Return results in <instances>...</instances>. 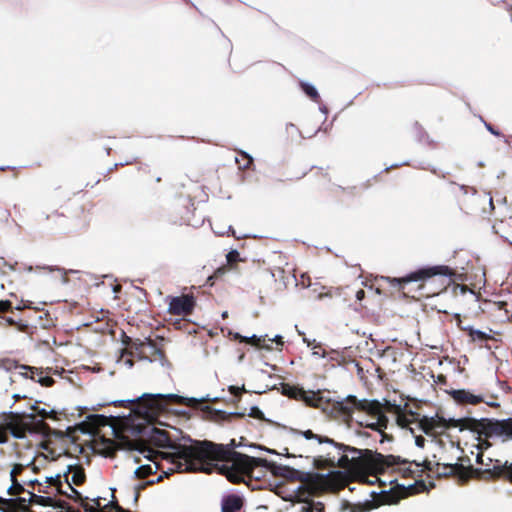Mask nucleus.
<instances>
[{
	"instance_id": "nucleus-1",
	"label": "nucleus",
	"mask_w": 512,
	"mask_h": 512,
	"mask_svg": "<svg viewBox=\"0 0 512 512\" xmlns=\"http://www.w3.org/2000/svg\"><path fill=\"white\" fill-rule=\"evenodd\" d=\"M239 444L232 439L228 444H214L210 441H195L190 445H182L178 450L181 460L184 461V470L187 472L210 473L219 462H223L222 468L227 470V477L232 482L242 479V474H250L251 467H244L237 461L234 454H241L235 451Z\"/></svg>"
},
{
	"instance_id": "nucleus-2",
	"label": "nucleus",
	"mask_w": 512,
	"mask_h": 512,
	"mask_svg": "<svg viewBox=\"0 0 512 512\" xmlns=\"http://www.w3.org/2000/svg\"><path fill=\"white\" fill-rule=\"evenodd\" d=\"M420 429L426 434L442 433L450 427H459L460 430L464 428L476 431L479 435L485 437L499 436L502 441L512 440V418L503 420H495L489 418H461L446 419L443 416L436 414L435 416H423L419 420Z\"/></svg>"
},
{
	"instance_id": "nucleus-3",
	"label": "nucleus",
	"mask_w": 512,
	"mask_h": 512,
	"mask_svg": "<svg viewBox=\"0 0 512 512\" xmlns=\"http://www.w3.org/2000/svg\"><path fill=\"white\" fill-rule=\"evenodd\" d=\"M306 440H315L319 445H326L333 452L328 453L326 465L329 468H339L346 473H357L364 471L369 466L368 455L370 450H362L343 443L334 441L332 438L315 434L311 430L301 431Z\"/></svg>"
},
{
	"instance_id": "nucleus-4",
	"label": "nucleus",
	"mask_w": 512,
	"mask_h": 512,
	"mask_svg": "<svg viewBox=\"0 0 512 512\" xmlns=\"http://www.w3.org/2000/svg\"><path fill=\"white\" fill-rule=\"evenodd\" d=\"M219 399V397H211L209 394L197 398L185 397L174 393H143L134 399L113 400L107 404L114 406H133L132 411L135 414L142 415L143 418L149 419L166 409L167 400H174L176 403L182 405L198 407L203 402H217Z\"/></svg>"
},
{
	"instance_id": "nucleus-5",
	"label": "nucleus",
	"mask_w": 512,
	"mask_h": 512,
	"mask_svg": "<svg viewBox=\"0 0 512 512\" xmlns=\"http://www.w3.org/2000/svg\"><path fill=\"white\" fill-rule=\"evenodd\" d=\"M333 408L342 416L344 421L352 419L354 410L364 411L374 416L382 414V405L378 400L365 398L358 399L352 394L336 400Z\"/></svg>"
},
{
	"instance_id": "nucleus-6",
	"label": "nucleus",
	"mask_w": 512,
	"mask_h": 512,
	"mask_svg": "<svg viewBox=\"0 0 512 512\" xmlns=\"http://www.w3.org/2000/svg\"><path fill=\"white\" fill-rule=\"evenodd\" d=\"M3 425L10 431L15 439H24L27 432L32 431V426L38 422L33 412L27 410L4 411Z\"/></svg>"
},
{
	"instance_id": "nucleus-7",
	"label": "nucleus",
	"mask_w": 512,
	"mask_h": 512,
	"mask_svg": "<svg viewBox=\"0 0 512 512\" xmlns=\"http://www.w3.org/2000/svg\"><path fill=\"white\" fill-rule=\"evenodd\" d=\"M436 275L451 277L453 272L448 266L436 265L420 268L416 271L410 272L403 278L383 277V279L391 283L393 286H401L403 283L424 281Z\"/></svg>"
},
{
	"instance_id": "nucleus-8",
	"label": "nucleus",
	"mask_w": 512,
	"mask_h": 512,
	"mask_svg": "<svg viewBox=\"0 0 512 512\" xmlns=\"http://www.w3.org/2000/svg\"><path fill=\"white\" fill-rule=\"evenodd\" d=\"M237 461H239L244 467H251V472L254 468L261 466L272 472L275 476L284 477L286 471L288 470V466L276 464L274 462L268 461L267 459H262L258 457L248 456L246 454H234Z\"/></svg>"
},
{
	"instance_id": "nucleus-9",
	"label": "nucleus",
	"mask_w": 512,
	"mask_h": 512,
	"mask_svg": "<svg viewBox=\"0 0 512 512\" xmlns=\"http://www.w3.org/2000/svg\"><path fill=\"white\" fill-rule=\"evenodd\" d=\"M131 348H133L139 356L141 360H147L148 362H153L156 359H152L151 356L157 355L161 362V365H164L165 357L157 346V344L151 340L150 338L145 339H136L131 341Z\"/></svg>"
},
{
	"instance_id": "nucleus-10",
	"label": "nucleus",
	"mask_w": 512,
	"mask_h": 512,
	"mask_svg": "<svg viewBox=\"0 0 512 512\" xmlns=\"http://www.w3.org/2000/svg\"><path fill=\"white\" fill-rule=\"evenodd\" d=\"M195 307V300L192 295L175 296L170 299L168 312L174 315H188Z\"/></svg>"
},
{
	"instance_id": "nucleus-11",
	"label": "nucleus",
	"mask_w": 512,
	"mask_h": 512,
	"mask_svg": "<svg viewBox=\"0 0 512 512\" xmlns=\"http://www.w3.org/2000/svg\"><path fill=\"white\" fill-rule=\"evenodd\" d=\"M282 393L290 398L301 400L309 406H317V394L313 391H305L301 387L285 384L282 387Z\"/></svg>"
},
{
	"instance_id": "nucleus-12",
	"label": "nucleus",
	"mask_w": 512,
	"mask_h": 512,
	"mask_svg": "<svg viewBox=\"0 0 512 512\" xmlns=\"http://www.w3.org/2000/svg\"><path fill=\"white\" fill-rule=\"evenodd\" d=\"M143 433L148 440L157 447L160 448H171V440L166 431L156 428L154 426H148L140 431Z\"/></svg>"
},
{
	"instance_id": "nucleus-13",
	"label": "nucleus",
	"mask_w": 512,
	"mask_h": 512,
	"mask_svg": "<svg viewBox=\"0 0 512 512\" xmlns=\"http://www.w3.org/2000/svg\"><path fill=\"white\" fill-rule=\"evenodd\" d=\"M31 496L35 497L36 503L41 506L52 507L54 510L60 512H72L68 504L63 500H57L51 496L36 495L34 493H31Z\"/></svg>"
},
{
	"instance_id": "nucleus-14",
	"label": "nucleus",
	"mask_w": 512,
	"mask_h": 512,
	"mask_svg": "<svg viewBox=\"0 0 512 512\" xmlns=\"http://www.w3.org/2000/svg\"><path fill=\"white\" fill-rule=\"evenodd\" d=\"M450 395L458 403L476 404L483 401L481 395L472 394L470 391L465 389L452 390Z\"/></svg>"
},
{
	"instance_id": "nucleus-15",
	"label": "nucleus",
	"mask_w": 512,
	"mask_h": 512,
	"mask_svg": "<svg viewBox=\"0 0 512 512\" xmlns=\"http://www.w3.org/2000/svg\"><path fill=\"white\" fill-rule=\"evenodd\" d=\"M200 409L204 413L205 418L214 421L224 420L232 415H243V413L240 412H226L220 409H213L209 405H202L200 406Z\"/></svg>"
},
{
	"instance_id": "nucleus-16",
	"label": "nucleus",
	"mask_w": 512,
	"mask_h": 512,
	"mask_svg": "<svg viewBox=\"0 0 512 512\" xmlns=\"http://www.w3.org/2000/svg\"><path fill=\"white\" fill-rule=\"evenodd\" d=\"M70 470H71V467H70V466H68L67 472L64 474V476H65V483H66V484H65V489L63 488V485H62V486H60V487L58 488L57 493H59V494H64V495H66L68 498H72V499H74L75 501H81V500H82V495H81V493H80L78 490H76V489L71 485V483H70V481H69L68 473L70 472Z\"/></svg>"
},
{
	"instance_id": "nucleus-17",
	"label": "nucleus",
	"mask_w": 512,
	"mask_h": 512,
	"mask_svg": "<svg viewBox=\"0 0 512 512\" xmlns=\"http://www.w3.org/2000/svg\"><path fill=\"white\" fill-rule=\"evenodd\" d=\"M491 470L494 476L503 475L512 482V463H509L508 461L502 462L500 460H495Z\"/></svg>"
},
{
	"instance_id": "nucleus-18",
	"label": "nucleus",
	"mask_w": 512,
	"mask_h": 512,
	"mask_svg": "<svg viewBox=\"0 0 512 512\" xmlns=\"http://www.w3.org/2000/svg\"><path fill=\"white\" fill-rule=\"evenodd\" d=\"M242 508V500L239 496L229 495L223 498L221 503L222 512H237Z\"/></svg>"
},
{
	"instance_id": "nucleus-19",
	"label": "nucleus",
	"mask_w": 512,
	"mask_h": 512,
	"mask_svg": "<svg viewBox=\"0 0 512 512\" xmlns=\"http://www.w3.org/2000/svg\"><path fill=\"white\" fill-rule=\"evenodd\" d=\"M23 369L31 372V379H35L37 377L36 381L42 386L49 387L54 383L53 378L49 375H44V372L39 368L23 366Z\"/></svg>"
},
{
	"instance_id": "nucleus-20",
	"label": "nucleus",
	"mask_w": 512,
	"mask_h": 512,
	"mask_svg": "<svg viewBox=\"0 0 512 512\" xmlns=\"http://www.w3.org/2000/svg\"><path fill=\"white\" fill-rule=\"evenodd\" d=\"M23 469V466L21 464H16L14 465V467L11 469L10 471V478H11V481H12V484L10 485V487L7 489V492L9 494H12V491L15 489L17 493L19 492H23L25 491L24 487L22 484H20L17 480H16V474L20 473L21 470Z\"/></svg>"
},
{
	"instance_id": "nucleus-21",
	"label": "nucleus",
	"mask_w": 512,
	"mask_h": 512,
	"mask_svg": "<svg viewBox=\"0 0 512 512\" xmlns=\"http://www.w3.org/2000/svg\"><path fill=\"white\" fill-rule=\"evenodd\" d=\"M156 471H157V466L155 464H144V465L138 466L134 470L133 474H134L135 478L143 479L151 474H154Z\"/></svg>"
},
{
	"instance_id": "nucleus-22",
	"label": "nucleus",
	"mask_w": 512,
	"mask_h": 512,
	"mask_svg": "<svg viewBox=\"0 0 512 512\" xmlns=\"http://www.w3.org/2000/svg\"><path fill=\"white\" fill-rule=\"evenodd\" d=\"M284 478L304 481L307 479V473L288 466V470L286 471Z\"/></svg>"
},
{
	"instance_id": "nucleus-23",
	"label": "nucleus",
	"mask_w": 512,
	"mask_h": 512,
	"mask_svg": "<svg viewBox=\"0 0 512 512\" xmlns=\"http://www.w3.org/2000/svg\"><path fill=\"white\" fill-rule=\"evenodd\" d=\"M300 86H301L303 92L307 96H309L311 99L316 100L319 97L318 90L312 83H309L306 81H301Z\"/></svg>"
},
{
	"instance_id": "nucleus-24",
	"label": "nucleus",
	"mask_w": 512,
	"mask_h": 512,
	"mask_svg": "<svg viewBox=\"0 0 512 512\" xmlns=\"http://www.w3.org/2000/svg\"><path fill=\"white\" fill-rule=\"evenodd\" d=\"M69 481H70V483L72 482L75 485L82 484L85 481V473H84L83 469L80 467L74 468Z\"/></svg>"
},
{
	"instance_id": "nucleus-25",
	"label": "nucleus",
	"mask_w": 512,
	"mask_h": 512,
	"mask_svg": "<svg viewBox=\"0 0 512 512\" xmlns=\"http://www.w3.org/2000/svg\"><path fill=\"white\" fill-rule=\"evenodd\" d=\"M469 335L473 341H479V342H483V341H486L491 338L490 335L487 334L486 332L481 331L479 329H473V328L469 329Z\"/></svg>"
},
{
	"instance_id": "nucleus-26",
	"label": "nucleus",
	"mask_w": 512,
	"mask_h": 512,
	"mask_svg": "<svg viewBox=\"0 0 512 512\" xmlns=\"http://www.w3.org/2000/svg\"><path fill=\"white\" fill-rule=\"evenodd\" d=\"M375 505L372 501H366L365 503H358L353 505L350 512H368L370 511Z\"/></svg>"
},
{
	"instance_id": "nucleus-27",
	"label": "nucleus",
	"mask_w": 512,
	"mask_h": 512,
	"mask_svg": "<svg viewBox=\"0 0 512 512\" xmlns=\"http://www.w3.org/2000/svg\"><path fill=\"white\" fill-rule=\"evenodd\" d=\"M28 412H33L35 414V417L40 416L39 421H42L45 418H47L48 414L50 413L45 408L38 407L36 403L30 405Z\"/></svg>"
},
{
	"instance_id": "nucleus-28",
	"label": "nucleus",
	"mask_w": 512,
	"mask_h": 512,
	"mask_svg": "<svg viewBox=\"0 0 512 512\" xmlns=\"http://www.w3.org/2000/svg\"><path fill=\"white\" fill-rule=\"evenodd\" d=\"M45 482L49 483L52 486H54L56 491H58V488L63 485L62 481H61V475L60 474H56V475H53V476H47Z\"/></svg>"
},
{
	"instance_id": "nucleus-29",
	"label": "nucleus",
	"mask_w": 512,
	"mask_h": 512,
	"mask_svg": "<svg viewBox=\"0 0 512 512\" xmlns=\"http://www.w3.org/2000/svg\"><path fill=\"white\" fill-rule=\"evenodd\" d=\"M226 259L229 264L240 261V254L238 250L232 249L231 251H229L226 255Z\"/></svg>"
},
{
	"instance_id": "nucleus-30",
	"label": "nucleus",
	"mask_w": 512,
	"mask_h": 512,
	"mask_svg": "<svg viewBox=\"0 0 512 512\" xmlns=\"http://www.w3.org/2000/svg\"><path fill=\"white\" fill-rule=\"evenodd\" d=\"M234 337L235 338H239V339H241V341H244V342H247V341H249L251 339V340H253L255 342L256 345H259V343L261 341V338L257 337L255 334L252 335L251 337H247V336L243 337L239 333H235Z\"/></svg>"
},
{
	"instance_id": "nucleus-31",
	"label": "nucleus",
	"mask_w": 512,
	"mask_h": 512,
	"mask_svg": "<svg viewBox=\"0 0 512 512\" xmlns=\"http://www.w3.org/2000/svg\"><path fill=\"white\" fill-rule=\"evenodd\" d=\"M301 512H320L318 508L315 507L313 503H305L301 507Z\"/></svg>"
},
{
	"instance_id": "nucleus-32",
	"label": "nucleus",
	"mask_w": 512,
	"mask_h": 512,
	"mask_svg": "<svg viewBox=\"0 0 512 512\" xmlns=\"http://www.w3.org/2000/svg\"><path fill=\"white\" fill-rule=\"evenodd\" d=\"M12 304L9 300H0V312L10 310Z\"/></svg>"
},
{
	"instance_id": "nucleus-33",
	"label": "nucleus",
	"mask_w": 512,
	"mask_h": 512,
	"mask_svg": "<svg viewBox=\"0 0 512 512\" xmlns=\"http://www.w3.org/2000/svg\"><path fill=\"white\" fill-rule=\"evenodd\" d=\"M312 350H313L312 354L314 356H319V357H322V358L326 357L325 351H321L320 346L318 344L314 345L312 347Z\"/></svg>"
},
{
	"instance_id": "nucleus-34",
	"label": "nucleus",
	"mask_w": 512,
	"mask_h": 512,
	"mask_svg": "<svg viewBox=\"0 0 512 512\" xmlns=\"http://www.w3.org/2000/svg\"><path fill=\"white\" fill-rule=\"evenodd\" d=\"M249 415L252 417L260 418V417H262L263 413L257 406H253L250 409Z\"/></svg>"
},
{
	"instance_id": "nucleus-35",
	"label": "nucleus",
	"mask_w": 512,
	"mask_h": 512,
	"mask_svg": "<svg viewBox=\"0 0 512 512\" xmlns=\"http://www.w3.org/2000/svg\"><path fill=\"white\" fill-rule=\"evenodd\" d=\"M321 446H322L321 452L323 453V456H324V459L322 461H324L326 463L328 460V453L333 452V450L331 448H328L326 445H321Z\"/></svg>"
},
{
	"instance_id": "nucleus-36",
	"label": "nucleus",
	"mask_w": 512,
	"mask_h": 512,
	"mask_svg": "<svg viewBox=\"0 0 512 512\" xmlns=\"http://www.w3.org/2000/svg\"><path fill=\"white\" fill-rule=\"evenodd\" d=\"M480 119H481V121H483V123H484V125H485L486 129H487L491 134H493V135H495V136H499V135H500L499 131L495 130V129H494V128L489 124V123L485 122V121L483 120V118H482V117H480Z\"/></svg>"
},
{
	"instance_id": "nucleus-37",
	"label": "nucleus",
	"mask_w": 512,
	"mask_h": 512,
	"mask_svg": "<svg viewBox=\"0 0 512 512\" xmlns=\"http://www.w3.org/2000/svg\"><path fill=\"white\" fill-rule=\"evenodd\" d=\"M242 390H244V386L242 388H239V387L233 386V385L229 386L230 393L235 395V396L240 394Z\"/></svg>"
},
{
	"instance_id": "nucleus-38",
	"label": "nucleus",
	"mask_w": 512,
	"mask_h": 512,
	"mask_svg": "<svg viewBox=\"0 0 512 512\" xmlns=\"http://www.w3.org/2000/svg\"><path fill=\"white\" fill-rule=\"evenodd\" d=\"M241 153H242V155H243L245 158H247V162L242 166V167L245 169V168L249 167V165L252 163L253 158H252V156H251V155H249L247 152H244V151H243V152H241Z\"/></svg>"
},
{
	"instance_id": "nucleus-39",
	"label": "nucleus",
	"mask_w": 512,
	"mask_h": 512,
	"mask_svg": "<svg viewBox=\"0 0 512 512\" xmlns=\"http://www.w3.org/2000/svg\"><path fill=\"white\" fill-rule=\"evenodd\" d=\"M31 493L30 491H28V494H29V498H25V497H18L17 499L21 502V503H26V502H31V501H35L36 502V498L31 496Z\"/></svg>"
},
{
	"instance_id": "nucleus-40",
	"label": "nucleus",
	"mask_w": 512,
	"mask_h": 512,
	"mask_svg": "<svg viewBox=\"0 0 512 512\" xmlns=\"http://www.w3.org/2000/svg\"><path fill=\"white\" fill-rule=\"evenodd\" d=\"M425 444V439L422 436L415 437V445L419 448H423Z\"/></svg>"
},
{
	"instance_id": "nucleus-41",
	"label": "nucleus",
	"mask_w": 512,
	"mask_h": 512,
	"mask_svg": "<svg viewBox=\"0 0 512 512\" xmlns=\"http://www.w3.org/2000/svg\"><path fill=\"white\" fill-rule=\"evenodd\" d=\"M366 427L372 429V430H375L377 431L378 430V422H371V423H367L365 424Z\"/></svg>"
},
{
	"instance_id": "nucleus-42",
	"label": "nucleus",
	"mask_w": 512,
	"mask_h": 512,
	"mask_svg": "<svg viewBox=\"0 0 512 512\" xmlns=\"http://www.w3.org/2000/svg\"><path fill=\"white\" fill-rule=\"evenodd\" d=\"M364 297H365V292H364V290H361V289H360V290H358V291L356 292V298H357L358 300H362Z\"/></svg>"
},
{
	"instance_id": "nucleus-43",
	"label": "nucleus",
	"mask_w": 512,
	"mask_h": 512,
	"mask_svg": "<svg viewBox=\"0 0 512 512\" xmlns=\"http://www.w3.org/2000/svg\"><path fill=\"white\" fill-rule=\"evenodd\" d=\"M272 341H275L276 344L278 345H282L283 344V340H282V336L281 335H276L273 339H271Z\"/></svg>"
},
{
	"instance_id": "nucleus-44",
	"label": "nucleus",
	"mask_w": 512,
	"mask_h": 512,
	"mask_svg": "<svg viewBox=\"0 0 512 512\" xmlns=\"http://www.w3.org/2000/svg\"><path fill=\"white\" fill-rule=\"evenodd\" d=\"M4 320L9 325H16L17 324L16 321L13 318H11V317H6V318H4Z\"/></svg>"
},
{
	"instance_id": "nucleus-45",
	"label": "nucleus",
	"mask_w": 512,
	"mask_h": 512,
	"mask_svg": "<svg viewBox=\"0 0 512 512\" xmlns=\"http://www.w3.org/2000/svg\"><path fill=\"white\" fill-rule=\"evenodd\" d=\"M476 462L478 464H481V465H485L484 462H483V455L478 453L477 456H476Z\"/></svg>"
},
{
	"instance_id": "nucleus-46",
	"label": "nucleus",
	"mask_w": 512,
	"mask_h": 512,
	"mask_svg": "<svg viewBox=\"0 0 512 512\" xmlns=\"http://www.w3.org/2000/svg\"><path fill=\"white\" fill-rule=\"evenodd\" d=\"M124 364L127 366V368L133 367V361L131 359L124 360Z\"/></svg>"
},
{
	"instance_id": "nucleus-47",
	"label": "nucleus",
	"mask_w": 512,
	"mask_h": 512,
	"mask_svg": "<svg viewBox=\"0 0 512 512\" xmlns=\"http://www.w3.org/2000/svg\"><path fill=\"white\" fill-rule=\"evenodd\" d=\"M319 110L324 114V115H327L328 114V109L326 106H321L319 108Z\"/></svg>"
},
{
	"instance_id": "nucleus-48",
	"label": "nucleus",
	"mask_w": 512,
	"mask_h": 512,
	"mask_svg": "<svg viewBox=\"0 0 512 512\" xmlns=\"http://www.w3.org/2000/svg\"><path fill=\"white\" fill-rule=\"evenodd\" d=\"M12 397L15 399V401H17L18 399H20V398H24L25 396H24V395H20V394L15 393V394H13V396H12Z\"/></svg>"
},
{
	"instance_id": "nucleus-49",
	"label": "nucleus",
	"mask_w": 512,
	"mask_h": 512,
	"mask_svg": "<svg viewBox=\"0 0 512 512\" xmlns=\"http://www.w3.org/2000/svg\"><path fill=\"white\" fill-rule=\"evenodd\" d=\"M487 405H488V406L496 407V406H499V403H498V402L491 401V402H487Z\"/></svg>"
},
{
	"instance_id": "nucleus-50",
	"label": "nucleus",
	"mask_w": 512,
	"mask_h": 512,
	"mask_svg": "<svg viewBox=\"0 0 512 512\" xmlns=\"http://www.w3.org/2000/svg\"><path fill=\"white\" fill-rule=\"evenodd\" d=\"M17 325H18L19 330H23L24 328L27 327L26 324H17Z\"/></svg>"
},
{
	"instance_id": "nucleus-51",
	"label": "nucleus",
	"mask_w": 512,
	"mask_h": 512,
	"mask_svg": "<svg viewBox=\"0 0 512 512\" xmlns=\"http://www.w3.org/2000/svg\"><path fill=\"white\" fill-rule=\"evenodd\" d=\"M489 206L493 209L494 208V205H493V199L492 197L489 198Z\"/></svg>"
},
{
	"instance_id": "nucleus-52",
	"label": "nucleus",
	"mask_w": 512,
	"mask_h": 512,
	"mask_svg": "<svg viewBox=\"0 0 512 512\" xmlns=\"http://www.w3.org/2000/svg\"><path fill=\"white\" fill-rule=\"evenodd\" d=\"M258 374L261 376H264V375H266V372L264 370H260V371H258Z\"/></svg>"
},
{
	"instance_id": "nucleus-53",
	"label": "nucleus",
	"mask_w": 512,
	"mask_h": 512,
	"mask_svg": "<svg viewBox=\"0 0 512 512\" xmlns=\"http://www.w3.org/2000/svg\"><path fill=\"white\" fill-rule=\"evenodd\" d=\"M410 414L414 417V418H417L419 415L413 411H410Z\"/></svg>"
},
{
	"instance_id": "nucleus-54",
	"label": "nucleus",
	"mask_w": 512,
	"mask_h": 512,
	"mask_svg": "<svg viewBox=\"0 0 512 512\" xmlns=\"http://www.w3.org/2000/svg\"><path fill=\"white\" fill-rule=\"evenodd\" d=\"M325 296H329V294H327V293H325V294H319L318 298H319V299H322V298H323V297H325Z\"/></svg>"
},
{
	"instance_id": "nucleus-55",
	"label": "nucleus",
	"mask_w": 512,
	"mask_h": 512,
	"mask_svg": "<svg viewBox=\"0 0 512 512\" xmlns=\"http://www.w3.org/2000/svg\"><path fill=\"white\" fill-rule=\"evenodd\" d=\"M222 317H223V318L228 317V312H227V311H224V312L222 313Z\"/></svg>"
},
{
	"instance_id": "nucleus-56",
	"label": "nucleus",
	"mask_w": 512,
	"mask_h": 512,
	"mask_svg": "<svg viewBox=\"0 0 512 512\" xmlns=\"http://www.w3.org/2000/svg\"><path fill=\"white\" fill-rule=\"evenodd\" d=\"M396 166H397V164H393V165H391L390 167H386V168H385V171L389 170L390 168L396 167Z\"/></svg>"
},
{
	"instance_id": "nucleus-57",
	"label": "nucleus",
	"mask_w": 512,
	"mask_h": 512,
	"mask_svg": "<svg viewBox=\"0 0 512 512\" xmlns=\"http://www.w3.org/2000/svg\"><path fill=\"white\" fill-rule=\"evenodd\" d=\"M460 189L464 191V193H466V187L464 185H461L460 186Z\"/></svg>"
},
{
	"instance_id": "nucleus-58",
	"label": "nucleus",
	"mask_w": 512,
	"mask_h": 512,
	"mask_svg": "<svg viewBox=\"0 0 512 512\" xmlns=\"http://www.w3.org/2000/svg\"><path fill=\"white\" fill-rule=\"evenodd\" d=\"M0 501L8 502V501H13V499H2V498L0 497Z\"/></svg>"
},
{
	"instance_id": "nucleus-59",
	"label": "nucleus",
	"mask_w": 512,
	"mask_h": 512,
	"mask_svg": "<svg viewBox=\"0 0 512 512\" xmlns=\"http://www.w3.org/2000/svg\"><path fill=\"white\" fill-rule=\"evenodd\" d=\"M5 442H6V440H5L4 438H1V437H0V444H3V443H5Z\"/></svg>"
},
{
	"instance_id": "nucleus-60",
	"label": "nucleus",
	"mask_w": 512,
	"mask_h": 512,
	"mask_svg": "<svg viewBox=\"0 0 512 512\" xmlns=\"http://www.w3.org/2000/svg\"><path fill=\"white\" fill-rule=\"evenodd\" d=\"M388 497H390V495H385V496H384V498H388ZM382 501H383V502H387L388 500H387V499H383Z\"/></svg>"
},
{
	"instance_id": "nucleus-61",
	"label": "nucleus",
	"mask_w": 512,
	"mask_h": 512,
	"mask_svg": "<svg viewBox=\"0 0 512 512\" xmlns=\"http://www.w3.org/2000/svg\"><path fill=\"white\" fill-rule=\"evenodd\" d=\"M268 453H275L273 450L271 449H265Z\"/></svg>"
},
{
	"instance_id": "nucleus-62",
	"label": "nucleus",
	"mask_w": 512,
	"mask_h": 512,
	"mask_svg": "<svg viewBox=\"0 0 512 512\" xmlns=\"http://www.w3.org/2000/svg\"><path fill=\"white\" fill-rule=\"evenodd\" d=\"M127 448L130 449V450H133L134 448L132 447V445H127Z\"/></svg>"
},
{
	"instance_id": "nucleus-63",
	"label": "nucleus",
	"mask_w": 512,
	"mask_h": 512,
	"mask_svg": "<svg viewBox=\"0 0 512 512\" xmlns=\"http://www.w3.org/2000/svg\"><path fill=\"white\" fill-rule=\"evenodd\" d=\"M39 492H41V493H48L45 489L39 490Z\"/></svg>"
},
{
	"instance_id": "nucleus-64",
	"label": "nucleus",
	"mask_w": 512,
	"mask_h": 512,
	"mask_svg": "<svg viewBox=\"0 0 512 512\" xmlns=\"http://www.w3.org/2000/svg\"><path fill=\"white\" fill-rule=\"evenodd\" d=\"M161 478H162V476H159V477L156 479V481H157V482H158V481H160V480H161Z\"/></svg>"
}]
</instances>
